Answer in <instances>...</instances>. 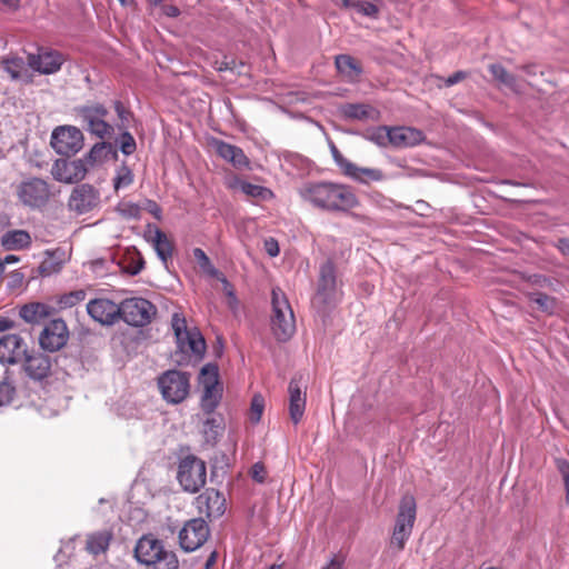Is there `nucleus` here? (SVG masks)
I'll return each instance as SVG.
<instances>
[{
  "label": "nucleus",
  "mask_w": 569,
  "mask_h": 569,
  "mask_svg": "<svg viewBox=\"0 0 569 569\" xmlns=\"http://www.w3.org/2000/svg\"><path fill=\"white\" fill-rule=\"evenodd\" d=\"M172 330L177 339V350L172 360L178 366H187L191 356L196 361L202 359L206 351V341L198 329L189 330L186 318L180 313H173L171 320Z\"/></svg>",
  "instance_id": "f03ea898"
},
{
  "label": "nucleus",
  "mask_w": 569,
  "mask_h": 569,
  "mask_svg": "<svg viewBox=\"0 0 569 569\" xmlns=\"http://www.w3.org/2000/svg\"><path fill=\"white\" fill-rule=\"evenodd\" d=\"M263 247L266 252L272 258L277 257L280 252L279 243L272 237H269L264 240Z\"/></svg>",
  "instance_id": "4d7b16f0"
},
{
  "label": "nucleus",
  "mask_w": 569,
  "mask_h": 569,
  "mask_svg": "<svg viewBox=\"0 0 569 569\" xmlns=\"http://www.w3.org/2000/svg\"><path fill=\"white\" fill-rule=\"evenodd\" d=\"M345 176L362 183H368L369 181H380L385 177L383 172L379 169L360 168L358 166H356V169L351 170L350 173H345Z\"/></svg>",
  "instance_id": "c9c22d12"
},
{
  "label": "nucleus",
  "mask_w": 569,
  "mask_h": 569,
  "mask_svg": "<svg viewBox=\"0 0 569 569\" xmlns=\"http://www.w3.org/2000/svg\"><path fill=\"white\" fill-rule=\"evenodd\" d=\"M24 64V60L20 57L3 60V68L13 80H18L21 78V71L23 70Z\"/></svg>",
  "instance_id": "c03bdc74"
},
{
  "label": "nucleus",
  "mask_w": 569,
  "mask_h": 569,
  "mask_svg": "<svg viewBox=\"0 0 569 569\" xmlns=\"http://www.w3.org/2000/svg\"><path fill=\"white\" fill-rule=\"evenodd\" d=\"M78 117L81 119L82 127L91 134L104 139L110 138L114 128L106 121L109 114L108 109L101 103H91L76 108Z\"/></svg>",
  "instance_id": "6e6552de"
},
{
  "label": "nucleus",
  "mask_w": 569,
  "mask_h": 569,
  "mask_svg": "<svg viewBox=\"0 0 569 569\" xmlns=\"http://www.w3.org/2000/svg\"><path fill=\"white\" fill-rule=\"evenodd\" d=\"M210 536V528L202 518L188 520L179 531V545L186 552H192L202 547Z\"/></svg>",
  "instance_id": "9b49d317"
},
{
  "label": "nucleus",
  "mask_w": 569,
  "mask_h": 569,
  "mask_svg": "<svg viewBox=\"0 0 569 569\" xmlns=\"http://www.w3.org/2000/svg\"><path fill=\"white\" fill-rule=\"evenodd\" d=\"M203 422V436L207 442L214 443L221 437L224 430V423L221 416L209 415Z\"/></svg>",
  "instance_id": "72a5a7b5"
},
{
  "label": "nucleus",
  "mask_w": 569,
  "mask_h": 569,
  "mask_svg": "<svg viewBox=\"0 0 569 569\" xmlns=\"http://www.w3.org/2000/svg\"><path fill=\"white\" fill-rule=\"evenodd\" d=\"M196 506L208 519H218L226 511V498L219 490L208 488L196 498Z\"/></svg>",
  "instance_id": "6ab92c4d"
},
{
  "label": "nucleus",
  "mask_w": 569,
  "mask_h": 569,
  "mask_svg": "<svg viewBox=\"0 0 569 569\" xmlns=\"http://www.w3.org/2000/svg\"><path fill=\"white\" fill-rule=\"evenodd\" d=\"M144 268V260L141 256L137 259H131V261L123 267V271L130 276H136L141 272Z\"/></svg>",
  "instance_id": "5fc2aeb1"
},
{
  "label": "nucleus",
  "mask_w": 569,
  "mask_h": 569,
  "mask_svg": "<svg viewBox=\"0 0 569 569\" xmlns=\"http://www.w3.org/2000/svg\"><path fill=\"white\" fill-rule=\"evenodd\" d=\"M193 257L203 273L229 286L228 279L212 264L211 260L201 248L193 249Z\"/></svg>",
  "instance_id": "473e14b6"
},
{
  "label": "nucleus",
  "mask_w": 569,
  "mask_h": 569,
  "mask_svg": "<svg viewBox=\"0 0 569 569\" xmlns=\"http://www.w3.org/2000/svg\"><path fill=\"white\" fill-rule=\"evenodd\" d=\"M532 282L539 287H549L551 286V279L541 276V274H535Z\"/></svg>",
  "instance_id": "338daca9"
},
{
  "label": "nucleus",
  "mask_w": 569,
  "mask_h": 569,
  "mask_svg": "<svg viewBox=\"0 0 569 569\" xmlns=\"http://www.w3.org/2000/svg\"><path fill=\"white\" fill-rule=\"evenodd\" d=\"M343 559H338L336 556L322 569H343Z\"/></svg>",
  "instance_id": "69168bd1"
},
{
  "label": "nucleus",
  "mask_w": 569,
  "mask_h": 569,
  "mask_svg": "<svg viewBox=\"0 0 569 569\" xmlns=\"http://www.w3.org/2000/svg\"><path fill=\"white\" fill-rule=\"evenodd\" d=\"M117 211L127 219H139L141 208L133 202H120L117 207Z\"/></svg>",
  "instance_id": "8fccbe9b"
},
{
  "label": "nucleus",
  "mask_w": 569,
  "mask_h": 569,
  "mask_svg": "<svg viewBox=\"0 0 569 569\" xmlns=\"http://www.w3.org/2000/svg\"><path fill=\"white\" fill-rule=\"evenodd\" d=\"M342 116L350 120L375 119L377 110L367 103H346L340 109Z\"/></svg>",
  "instance_id": "c85d7f7f"
},
{
  "label": "nucleus",
  "mask_w": 569,
  "mask_h": 569,
  "mask_svg": "<svg viewBox=\"0 0 569 569\" xmlns=\"http://www.w3.org/2000/svg\"><path fill=\"white\" fill-rule=\"evenodd\" d=\"M156 315V306L144 298H128L120 302V319L129 326L144 327Z\"/></svg>",
  "instance_id": "1a4fd4ad"
},
{
  "label": "nucleus",
  "mask_w": 569,
  "mask_h": 569,
  "mask_svg": "<svg viewBox=\"0 0 569 569\" xmlns=\"http://www.w3.org/2000/svg\"><path fill=\"white\" fill-rule=\"evenodd\" d=\"M23 370L29 379L39 383H47L52 376V360L49 356L36 352L23 357Z\"/></svg>",
  "instance_id": "dca6fc26"
},
{
  "label": "nucleus",
  "mask_w": 569,
  "mask_h": 569,
  "mask_svg": "<svg viewBox=\"0 0 569 569\" xmlns=\"http://www.w3.org/2000/svg\"><path fill=\"white\" fill-rule=\"evenodd\" d=\"M264 410V399L261 395H254L251 399L249 420L252 423H258Z\"/></svg>",
  "instance_id": "49530a36"
},
{
  "label": "nucleus",
  "mask_w": 569,
  "mask_h": 569,
  "mask_svg": "<svg viewBox=\"0 0 569 569\" xmlns=\"http://www.w3.org/2000/svg\"><path fill=\"white\" fill-rule=\"evenodd\" d=\"M555 463L558 472L562 477L566 490V503L569 505V461L563 458H557Z\"/></svg>",
  "instance_id": "603ef678"
},
{
  "label": "nucleus",
  "mask_w": 569,
  "mask_h": 569,
  "mask_svg": "<svg viewBox=\"0 0 569 569\" xmlns=\"http://www.w3.org/2000/svg\"><path fill=\"white\" fill-rule=\"evenodd\" d=\"M109 157L117 159L118 151L113 143L107 141H100L92 146L89 152L84 156V163L89 162L90 164H94L97 162H102Z\"/></svg>",
  "instance_id": "cd10ccee"
},
{
  "label": "nucleus",
  "mask_w": 569,
  "mask_h": 569,
  "mask_svg": "<svg viewBox=\"0 0 569 569\" xmlns=\"http://www.w3.org/2000/svg\"><path fill=\"white\" fill-rule=\"evenodd\" d=\"M162 541L151 536L141 537L134 547V557L138 562L147 566H156L163 555Z\"/></svg>",
  "instance_id": "412c9836"
},
{
  "label": "nucleus",
  "mask_w": 569,
  "mask_h": 569,
  "mask_svg": "<svg viewBox=\"0 0 569 569\" xmlns=\"http://www.w3.org/2000/svg\"><path fill=\"white\" fill-rule=\"evenodd\" d=\"M199 382L202 386L206 383L214 382V385H219V368L216 363H207L204 365L199 375Z\"/></svg>",
  "instance_id": "37998d69"
},
{
  "label": "nucleus",
  "mask_w": 569,
  "mask_h": 569,
  "mask_svg": "<svg viewBox=\"0 0 569 569\" xmlns=\"http://www.w3.org/2000/svg\"><path fill=\"white\" fill-rule=\"evenodd\" d=\"M222 398V389L214 382L206 383L200 400L201 409L207 415H212Z\"/></svg>",
  "instance_id": "bb28decb"
},
{
  "label": "nucleus",
  "mask_w": 569,
  "mask_h": 569,
  "mask_svg": "<svg viewBox=\"0 0 569 569\" xmlns=\"http://www.w3.org/2000/svg\"><path fill=\"white\" fill-rule=\"evenodd\" d=\"M179 561L174 552L167 551L163 549V555H161V560L157 561L156 566L152 569H178Z\"/></svg>",
  "instance_id": "3c124183"
},
{
  "label": "nucleus",
  "mask_w": 569,
  "mask_h": 569,
  "mask_svg": "<svg viewBox=\"0 0 569 569\" xmlns=\"http://www.w3.org/2000/svg\"><path fill=\"white\" fill-rule=\"evenodd\" d=\"M426 139L425 133L412 127H391L390 146L395 148H411Z\"/></svg>",
  "instance_id": "b1692460"
},
{
  "label": "nucleus",
  "mask_w": 569,
  "mask_h": 569,
  "mask_svg": "<svg viewBox=\"0 0 569 569\" xmlns=\"http://www.w3.org/2000/svg\"><path fill=\"white\" fill-rule=\"evenodd\" d=\"M363 137L379 147H387L390 144L391 127L379 126L377 128L368 129L363 133Z\"/></svg>",
  "instance_id": "e433bc0d"
},
{
  "label": "nucleus",
  "mask_w": 569,
  "mask_h": 569,
  "mask_svg": "<svg viewBox=\"0 0 569 569\" xmlns=\"http://www.w3.org/2000/svg\"><path fill=\"white\" fill-rule=\"evenodd\" d=\"M337 277L332 261L328 260L320 267L317 293L313 303L326 309L336 302Z\"/></svg>",
  "instance_id": "f8f14e48"
},
{
  "label": "nucleus",
  "mask_w": 569,
  "mask_h": 569,
  "mask_svg": "<svg viewBox=\"0 0 569 569\" xmlns=\"http://www.w3.org/2000/svg\"><path fill=\"white\" fill-rule=\"evenodd\" d=\"M82 131L74 126H59L51 134V147L58 154L71 157L83 148Z\"/></svg>",
  "instance_id": "9d476101"
},
{
  "label": "nucleus",
  "mask_w": 569,
  "mask_h": 569,
  "mask_svg": "<svg viewBox=\"0 0 569 569\" xmlns=\"http://www.w3.org/2000/svg\"><path fill=\"white\" fill-rule=\"evenodd\" d=\"M190 373L176 369L164 371L158 377V387L162 398L172 405L181 403L190 392Z\"/></svg>",
  "instance_id": "423d86ee"
},
{
  "label": "nucleus",
  "mask_w": 569,
  "mask_h": 569,
  "mask_svg": "<svg viewBox=\"0 0 569 569\" xmlns=\"http://www.w3.org/2000/svg\"><path fill=\"white\" fill-rule=\"evenodd\" d=\"M88 168L83 159L68 161L57 159L51 168L54 180L63 183H76L84 179Z\"/></svg>",
  "instance_id": "f3484780"
},
{
  "label": "nucleus",
  "mask_w": 569,
  "mask_h": 569,
  "mask_svg": "<svg viewBox=\"0 0 569 569\" xmlns=\"http://www.w3.org/2000/svg\"><path fill=\"white\" fill-rule=\"evenodd\" d=\"M16 396V386L8 371H6L3 379L0 381V407L10 405Z\"/></svg>",
  "instance_id": "58836bf2"
},
{
  "label": "nucleus",
  "mask_w": 569,
  "mask_h": 569,
  "mask_svg": "<svg viewBox=\"0 0 569 569\" xmlns=\"http://www.w3.org/2000/svg\"><path fill=\"white\" fill-rule=\"evenodd\" d=\"M113 533L110 530H100L87 536L86 550L93 556H98L108 550Z\"/></svg>",
  "instance_id": "a878e982"
},
{
  "label": "nucleus",
  "mask_w": 569,
  "mask_h": 569,
  "mask_svg": "<svg viewBox=\"0 0 569 569\" xmlns=\"http://www.w3.org/2000/svg\"><path fill=\"white\" fill-rule=\"evenodd\" d=\"M216 559H217V552L213 551V552H211V555L207 559L204 568L206 569H210V567L216 562Z\"/></svg>",
  "instance_id": "774afa93"
},
{
  "label": "nucleus",
  "mask_w": 569,
  "mask_h": 569,
  "mask_svg": "<svg viewBox=\"0 0 569 569\" xmlns=\"http://www.w3.org/2000/svg\"><path fill=\"white\" fill-rule=\"evenodd\" d=\"M217 63H218V67H217L218 71H227V70L234 71L237 69V61L234 59H228L227 57H224V59L222 61L217 62Z\"/></svg>",
  "instance_id": "bf43d9fd"
},
{
  "label": "nucleus",
  "mask_w": 569,
  "mask_h": 569,
  "mask_svg": "<svg viewBox=\"0 0 569 569\" xmlns=\"http://www.w3.org/2000/svg\"><path fill=\"white\" fill-rule=\"evenodd\" d=\"M467 77H468V73L466 71H462V70L456 71L455 73H452L445 80V84H446V87H451V86L465 80Z\"/></svg>",
  "instance_id": "13d9d810"
},
{
  "label": "nucleus",
  "mask_w": 569,
  "mask_h": 569,
  "mask_svg": "<svg viewBox=\"0 0 569 569\" xmlns=\"http://www.w3.org/2000/svg\"><path fill=\"white\" fill-rule=\"evenodd\" d=\"M18 200L32 210L44 208L51 198L48 181L39 177L23 179L16 188Z\"/></svg>",
  "instance_id": "0eeeda50"
},
{
  "label": "nucleus",
  "mask_w": 569,
  "mask_h": 569,
  "mask_svg": "<svg viewBox=\"0 0 569 569\" xmlns=\"http://www.w3.org/2000/svg\"><path fill=\"white\" fill-rule=\"evenodd\" d=\"M313 207L329 212H348L359 204L352 188L329 181L308 182L299 191Z\"/></svg>",
  "instance_id": "f257e3e1"
},
{
  "label": "nucleus",
  "mask_w": 569,
  "mask_h": 569,
  "mask_svg": "<svg viewBox=\"0 0 569 569\" xmlns=\"http://www.w3.org/2000/svg\"><path fill=\"white\" fill-rule=\"evenodd\" d=\"M162 12L170 18H176L180 14V9L173 4H164L162 7Z\"/></svg>",
  "instance_id": "0e129e2a"
},
{
  "label": "nucleus",
  "mask_w": 569,
  "mask_h": 569,
  "mask_svg": "<svg viewBox=\"0 0 569 569\" xmlns=\"http://www.w3.org/2000/svg\"><path fill=\"white\" fill-rule=\"evenodd\" d=\"M69 339V330L63 319L51 320L39 336L40 347L49 352L60 350Z\"/></svg>",
  "instance_id": "4468645a"
},
{
  "label": "nucleus",
  "mask_w": 569,
  "mask_h": 569,
  "mask_svg": "<svg viewBox=\"0 0 569 569\" xmlns=\"http://www.w3.org/2000/svg\"><path fill=\"white\" fill-rule=\"evenodd\" d=\"M16 327V322L6 316H0V332H4L7 330L13 329Z\"/></svg>",
  "instance_id": "680f3d73"
},
{
  "label": "nucleus",
  "mask_w": 569,
  "mask_h": 569,
  "mask_svg": "<svg viewBox=\"0 0 569 569\" xmlns=\"http://www.w3.org/2000/svg\"><path fill=\"white\" fill-rule=\"evenodd\" d=\"M86 297H87L86 290H83V289L73 290V291H70V292H67V293L60 296L58 303H59L60 308H62V309L71 308V307L78 305L79 302L83 301L86 299Z\"/></svg>",
  "instance_id": "a19ab883"
},
{
  "label": "nucleus",
  "mask_w": 569,
  "mask_h": 569,
  "mask_svg": "<svg viewBox=\"0 0 569 569\" xmlns=\"http://www.w3.org/2000/svg\"><path fill=\"white\" fill-rule=\"evenodd\" d=\"M330 151H331V154H332V158H333L336 164L339 167V169L341 170V172L343 174L350 173L351 170L356 169V164L352 163L351 161H349L347 158H345L343 154L336 147V144H333V143L330 144Z\"/></svg>",
  "instance_id": "de8ad7c7"
},
{
  "label": "nucleus",
  "mask_w": 569,
  "mask_h": 569,
  "mask_svg": "<svg viewBox=\"0 0 569 569\" xmlns=\"http://www.w3.org/2000/svg\"><path fill=\"white\" fill-rule=\"evenodd\" d=\"M147 210L158 220L161 219V213H162V210L160 208V206L153 201V200H148L147 201Z\"/></svg>",
  "instance_id": "052dcab7"
},
{
  "label": "nucleus",
  "mask_w": 569,
  "mask_h": 569,
  "mask_svg": "<svg viewBox=\"0 0 569 569\" xmlns=\"http://www.w3.org/2000/svg\"><path fill=\"white\" fill-rule=\"evenodd\" d=\"M335 63L339 73L350 80L357 79L362 73V68L359 62L349 54L337 56Z\"/></svg>",
  "instance_id": "2f4dec72"
},
{
  "label": "nucleus",
  "mask_w": 569,
  "mask_h": 569,
  "mask_svg": "<svg viewBox=\"0 0 569 569\" xmlns=\"http://www.w3.org/2000/svg\"><path fill=\"white\" fill-rule=\"evenodd\" d=\"M240 189L244 194L253 197V198L266 199L268 196H272V192L270 189L262 187V186L253 184V183H250L247 181H242L240 183Z\"/></svg>",
  "instance_id": "a18cd8bd"
},
{
  "label": "nucleus",
  "mask_w": 569,
  "mask_h": 569,
  "mask_svg": "<svg viewBox=\"0 0 569 569\" xmlns=\"http://www.w3.org/2000/svg\"><path fill=\"white\" fill-rule=\"evenodd\" d=\"M114 111L119 118V123L117 124V128L119 130L128 129V124L130 120L133 118V113L127 109L123 103L119 100H116L113 102Z\"/></svg>",
  "instance_id": "09e8293b"
},
{
  "label": "nucleus",
  "mask_w": 569,
  "mask_h": 569,
  "mask_svg": "<svg viewBox=\"0 0 569 569\" xmlns=\"http://www.w3.org/2000/svg\"><path fill=\"white\" fill-rule=\"evenodd\" d=\"M99 203L100 193L92 184L89 183L77 186L68 199V208L78 214L91 211Z\"/></svg>",
  "instance_id": "2eb2a0df"
},
{
  "label": "nucleus",
  "mask_w": 569,
  "mask_h": 569,
  "mask_svg": "<svg viewBox=\"0 0 569 569\" xmlns=\"http://www.w3.org/2000/svg\"><path fill=\"white\" fill-rule=\"evenodd\" d=\"M271 331L279 342L291 339L296 332V319L291 306L280 288L271 291Z\"/></svg>",
  "instance_id": "7ed1b4c3"
},
{
  "label": "nucleus",
  "mask_w": 569,
  "mask_h": 569,
  "mask_svg": "<svg viewBox=\"0 0 569 569\" xmlns=\"http://www.w3.org/2000/svg\"><path fill=\"white\" fill-rule=\"evenodd\" d=\"M120 131L121 133L117 139L119 148L124 156H131L137 150L136 140L128 129H122Z\"/></svg>",
  "instance_id": "79ce46f5"
},
{
  "label": "nucleus",
  "mask_w": 569,
  "mask_h": 569,
  "mask_svg": "<svg viewBox=\"0 0 569 569\" xmlns=\"http://www.w3.org/2000/svg\"><path fill=\"white\" fill-rule=\"evenodd\" d=\"M289 415L295 425H298L303 417L306 409V392L301 389V378L293 377L288 386Z\"/></svg>",
  "instance_id": "5701e85b"
},
{
  "label": "nucleus",
  "mask_w": 569,
  "mask_h": 569,
  "mask_svg": "<svg viewBox=\"0 0 569 569\" xmlns=\"http://www.w3.org/2000/svg\"><path fill=\"white\" fill-rule=\"evenodd\" d=\"M28 352L26 341L16 333L4 335L0 338V362L14 365L22 361Z\"/></svg>",
  "instance_id": "aec40b11"
},
{
  "label": "nucleus",
  "mask_w": 569,
  "mask_h": 569,
  "mask_svg": "<svg viewBox=\"0 0 569 569\" xmlns=\"http://www.w3.org/2000/svg\"><path fill=\"white\" fill-rule=\"evenodd\" d=\"M1 243L7 250H21L31 244V237L26 230H10L2 236Z\"/></svg>",
  "instance_id": "c756f323"
},
{
  "label": "nucleus",
  "mask_w": 569,
  "mask_h": 569,
  "mask_svg": "<svg viewBox=\"0 0 569 569\" xmlns=\"http://www.w3.org/2000/svg\"><path fill=\"white\" fill-rule=\"evenodd\" d=\"M177 480L183 491L198 492L206 485V462L194 455L184 456L178 463Z\"/></svg>",
  "instance_id": "39448f33"
},
{
  "label": "nucleus",
  "mask_w": 569,
  "mask_h": 569,
  "mask_svg": "<svg viewBox=\"0 0 569 569\" xmlns=\"http://www.w3.org/2000/svg\"><path fill=\"white\" fill-rule=\"evenodd\" d=\"M529 300L535 302L538 306V309L542 312L552 315L557 307V300L553 297H550L543 292H530L528 295Z\"/></svg>",
  "instance_id": "4c0bfd02"
},
{
  "label": "nucleus",
  "mask_w": 569,
  "mask_h": 569,
  "mask_svg": "<svg viewBox=\"0 0 569 569\" xmlns=\"http://www.w3.org/2000/svg\"><path fill=\"white\" fill-rule=\"evenodd\" d=\"M251 478L258 483H263L267 476L266 467L262 462H256L250 470Z\"/></svg>",
  "instance_id": "6e6d98bb"
},
{
  "label": "nucleus",
  "mask_w": 569,
  "mask_h": 569,
  "mask_svg": "<svg viewBox=\"0 0 569 569\" xmlns=\"http://www.w3.org/2000/svg\"><path fill=\"white\" fill-rule=\"evenodd\" d=\"M53 308L42 302H31L23 305L19 310V316L29 323H39L46 318H49Z\"/></svg>",
  "instance_id": "393cba45"
},
{
  "label": "nucleus",
  "mask_w": 569,
  "mask_h": 569,
  "mask_svg": "<svg viewBox=\"0 0 569 569\" xmlns=\"http://www.w3.org/2000/svg\"><path fill=\"white\" fill-rule=\"evenodd\" d=\"M417 516V502L412 495L405 493L399 502L396 522L390 539V547L397 552L405 549L407 540L412 533Z\"/></svg>",
  "instance_id": "20e7f679"
},
{
  "label": "nucleus",
  "mask_w": 569,
  "mask_h": 569,
  "mask_svg": "<svg viewBox=\"0 0 569 569\" xmlns=\"http://www.w3.org/2000/svg\"><path fill=\"white\" fill-rule=\"evenodd\" d=\"M88 315L102 326H112L120 320V305L107 298H96L87 303Z\"/></svg>",
  "instance_id": "a211bd4d"
},
{
  "label": "nucleus",
  "mask_w": 569,
  "mask_h": 569,
  "mask_svg": "<svg viewBox=\"0 0 569 569\" xmlns=\"http://www.w3.org/2000/svg\"><path fill=\"white\" fill-rule=\"evenodd\" d=\"M362 16L377 19L379 17V8L372 2L369 1H356L353 7Z\"/></svg>",
  "instance_id": "864d4df0"
},
{
  "label": "nucleus",
  "mask_w": 569,
  "mask_h": 569,
  "mask_svg": "<svg viewBox=\"0 0 569 569\" xmlns=\"http://www.w3.org/2000/svg\"><path fill=\"white\" fill-rule=\"evenodd\" d=\"M488 70L496 81L508 87L515 92H519L516 76L508 72V70L502 64L491 63L489 64Z\"/></svg>",
  "instance_id": "f704fd0d"
},
{
  "label": "nucleus",
  "mask_w": 569,
  "mask_h": 569,
  "mask_svg": "<svg viewBox=\"0 0 569 569\" xmlns=\"http://www.w3.org/2000/svg\"><path fill=\"white\" fill-rule=\"evenodd\" d=\"M151 241L153 243L157 256L167 267L168 260L172 257L173 252L172 242L168 239L167 234L157 227H154V236Z\"/></svg>",
  "instance_id": "7c9ffc66"
},
{
  "label": "nucleus",
  "mask_w": 569,
  "mask_h": 569,
  "mask_svg": "<svg viewBox=\"0 0 569 569\" xmlns=\"http://www.w3.org/2000/svg\"><path fill=\"white\" fill-rule=\"evenodd\" d=\"M133 172L126 164L122 163L116 171V176L113 178V188L118 191L121 188L129 187L133 182Z\"/></svg>",
  "instance_id": "ea45409f"
},
{
  "label": "nucleus",
  "mask_w": 569,
  "mask_h": 569,
  "mask_svg": "<svg viewBox=\"0 0 569 569\" xmlns=\"http://www.w3.org/2000/svg\"><path fill=\"white\" fill-rule=\"evenodd\" d=\"M66 61V57L52 49L39 48L38 53L27 56V64L40 74L57 73Z\"/></svg>",
  "instance_id": "ddd939ff"
},
{
  "label": "nucleus",
  "mask_w": 569,
  "mask_h": 569,
  "mask_svg": "<svg viewBox=\"0 0 569 569\" xmlns=\"http://www.w3.org/2000/svg\"><path fill=\"white\" fill-rule=\"evenodd\" d=\"M555 246L563 256H569V238H559Z\"/></svg>",
  "instance_id": "e2e57ef3"
},
{
  "label": "nucleus",
  "mask_w": 569,
  "mask_h": 569,
  "mask_svg": "<svg viewBox=\"0 0 569 569\" xmlns=\"http://www.w3.org/2000/svg\"><path fill=\"white\" fill-rule=\"evenodd\" d=\"M211 146L220 158L230 162L236 169L249 168L250 161L241 148L220 139H212Z\"/></svg>",
  "instance_id": "4be33fe9"
}]
</instances>
